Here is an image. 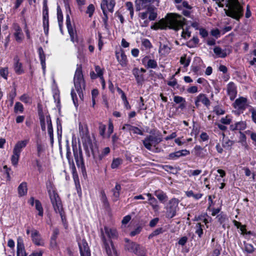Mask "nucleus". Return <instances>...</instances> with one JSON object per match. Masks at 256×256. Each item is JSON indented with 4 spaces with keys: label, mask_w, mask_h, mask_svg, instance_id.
I'll return each mask as SVG.
<instances>
[{
    "label": "nucleus",
    "mask_w": 256,
    "mask_h": 256,
    "mask_svg": "<svg viewBox=\"0 0 256 256\" xmlns=\"http://www.w3.org/2000/svg\"><path fill=\"white\" fill-rule=\"evenodd\" d=\"M122 160L120 158H114L111 164V168L112 169L116 168L122 164Z\"/></svg>",
    "instance_id": "nucleus-43"
},
{
    "label": "nucleus",
    "mask_w": 256,
    "mask_h": 256,
    "mask_svg": "<svg viewBox=\"0 0 256 256\" xmlns=\"http://www.w3.org/2000/svg\"><path fill=\"white\" fill-rule=\"evenodd\" d=\"M174 101L176 104H180L182 102H186L185 99L180 96H174Z\"/></svg>",
    "instance_id": "nucleus-59"
},
{
    "label": "nucleus",
    "mask_w": 256,
    "mask_h": 256,
    "mask_svg": "<svg viewBox=\"0 0 256 256\" xmlns=\"http://www.w3.org/2000/svg\"><path fill=\"white\" fill-rule=\"evenodd\" d=\"M36 208L38 211V215L40 216H43V208L42 207L41 202L40 200H35Z\"/></svg>",
    "instance_id": "nucleus-45"
},
{
    "label": "nucleus",
    "mask_w": 256,
    "mask_h": 256,
    "mask_svg": "<svg viewBox=\"0 0 256 256\" xmlns=\"http://www.w3.org/2000/svg\"><path fill=\"white\" fill-rule=\"evenodd\" d=\"M16 40L18 42H21L22 39V30L19 26L16 29V32L14 34Z\"/></svg>",
    "instance_id": "nucleus-38"
},
{
    "label": "nucleus",
    "mask_w": 256,
    "mask_h": 256,
    "mask_svg": "<svg viewBox=\"0 0 256 256\" xmlns=\"http://www.w3.org/2000/svg\"><path fill=\"white\" fill-rule=\"evenodd\" d=\"M110 152V148L108 147H106L104 148L101 154H99V152H96L97 158H94L95 160H102L103 158L108 154Z\"/></svg>",
    "instance_id": "nucleus-36"
},
{
    "label": "nucleus",
    "mask_w": 256,
    "mask_h": 256,
    "mask_svg": "<svg viewBox=\"0 0 256 256\" xmlns=\"http://www.w3.org/2000/svg\"><path fill=\"white\" fill-rule=\"evenodd\" d=\"M74 180L75 182L76 187L78 193H81V188L80 186V181L78 180V176L76 174L73 172Z\"/></svg>",
    "instance_id": "nucleus-40"
},
{
    "label": "nucleus",
    "mask_w": 256,
    "mask_h": 256,
    "mask_svg": "<svg viewBox=\"0 0 256 256\" xmlns=\"http://www.w3.org/2000/svg\"><path fill=\"white\" fill-rule=\"evenodd\" d=\"M190 58L186 59V55L180 58V62L184 66V67H187L190 64Z\"/></svg>",
    "instance_id": "nucleus-48"
},
{
    "label": "nucleus",
    "mask_w": 256,
    "mask_h": 256,
    "mask_svg": "<svg viewBox=\"0 0 256 256\" xmlns=\"http://www.w3.org/2000/svg\"><path fill=\"white\" fill-rule=\"evenodd\" d=\"M46 186L54 210L56 213H59L62 218L63 219V208L60 196L54 190L52 183L51 182H47Z\"/></svg>",
    "instance_id": "nucleus-3"
},
{
    "label": "nucleus",
    "mask_w": 256,
    "mask_h": 256,
    "mask_svg": "<svg viewBox=\"0 0 256 256\" xmlns=\"http://www.w3.org/2000/svg\"><path fill=\"white\" fill-rule=\"evenodd\" d=\"M16 256H27L22 239L20 237L17 240Z\"/></svg>",
    "instance_id": "nucleus-13"
},
{
    "label": "nucleus",
    "mask_w": 256,
    "mask_h": 256,
    "mask_svg": "<svg viewBox=\"0 0 256 256\" xmlns=\"http://www.w3.org/2000/svg\"><path fill=\"white\" fill-rule=\"evenodd\" d=\"M28 142V140H24L18 142L14 148L13 151L20 154L22 149L26 146Z\"/></svg>",
    "instance_id": "nucleus-22"
},
{
    "label": "nucleus",
    "mask_w": 256,
    "mask_h": 256,
    "mask_svg": "<svg viewBox=\"0 0 256 256\" xmlns=\"http://www.w3.org/2000/svg\"><path fill=\"white\" fill-rule=\"evenodd\" d=\"M154 195L157 197L160 201L163 202L166 201L168 199V196L166 194L160 190H157L154 192Z\"/></svg>",
    "instance_id": "nucleus-32"
},
{
    "label": "nucleus",
    "mask_w": 256,
    "mask_h": 256,
    "mask_svg": "<svg viewBox=\"0 0 256 256\" xmlns=\"http://www.w3.org/2000/svg\"><path fill=\"white\" fill-rule=\"evenodd\" d=\"M116 56L120 64L122 66H124L126 65L127 58L124 50H122L119 52H116Z\"/></svg>",
    "instance_id": "nucleus-18"
},
{
    "label": "nucleus",
    "mask_w": 256,
    "mask_h": 256,
    "mask_svg": "<svg viewBox=\"0 0 256 256\" xmlns=\"http://www.w3.org/2000/svg\"><path fill=\"white\" fill-rule=\"evenodd\" d=\"M95 70L96 72V76L100 78L103 77V72L100 68L98 66H95Z\"/></svg>",
    "instance_id": "nucleus-60"
},
{
    "label": "nucleus",
    "mask_w": 256,
    "mask_h": 256,
    "mask_svg": "<svg viewBox=\"0 0 256 256\" xmlns=\"http://www.w3.org/2000/svg\"><path fill=\"white\" fill-rule=\"evenodd\" d=\"M148 204L152 207L153 209L156 210L158 208L157 200L154 198H151Z\"/></svg>",
    "instance_id": "nucleus-53"
},
{
    "label": "nucleus",
    "mask_w": 256,
    "mask_h": 256,
    "mask_svg": "<svg viewBox=\"0 0 256 256\" xmlns=\"http://www.w3.org/2000/svg\"><path fill=\"white\" fill-rule=\"evenodd\" d=\"M79 132L81 142L87 156L90 157V153H92L94 158H96V152H98V148L96 144L92 142L87 126H84L81 124H80Z\"/></svg>",
    "instance_id": "nucleus-2"
},
{
    "label": "nucleus",
    "mask_w": 256,
    "mask_h": 256,
    "mask_svg": "<svg viewBox=\"0 0 256 256\" xmlns=\"http://www.w3.org/2000/svg\"><path fill=\"white\" fill-rule=\"evenodd\" d=\"M203 226H204L201 224L200 223L196 224V233L198 235V237L200 238L202 236V235L203 234Z\"/></svg>",
    "instance_id": "nucleus-46"
},
{
    "label": "nucleus",
    "mask_w": 256,
    "mask_h": 256,
    "mask_svg": "<svg viewBox=\"0 0 256 256\" xmlns=\"http://www.w3.org/2000/svg\"><path fill=\"white\" fill-rule=\"evenodd\" d=\"M94 10H95V8H94V4H89V6H88V7L87 8L86 13L88 14V16L90 18H91L94 12Z\"/></svg>",
    "instance_id": "nucleus-50"
},
{
    "label": "nucleus",
    "mask_w": 256,
    "mask_h": 256,
    "mask_svg": "<svg viewBox=\"0 0 256 256\" xmlns=\"http://www.w3.org/2000/svg\"><path fill=\"white\" fill-rule=\"evenodd\" d=\"M57 16L58 21L63 20L62 13L59 6L57 8Z\"/></svg>",
    "instance_id": "nucleus-62"
},
{
    "label": "nucleus",
    "mask_w": 256,
    "mask_h": 256,
    "mask_svg": "<svg viewBox=\"0 0 256 256\" xmlns=\"http://www.w3.org/2000/svg\"><path fill=\"white\" fill-rule=\"evenodd\" d=\"M186 24V19L182 16L170 13L167 14L164 19H162L158 24L152 26L151 28L154 30L160 28L166 30L167 28L178 30Z\"/></svg>",
    "instance_id": "nucleus-1"
},
{
    "label": "nucleus",
    "mask_w": 256,
    "mask_h": 256,
    "mask_svg": "<svg viewBox=\"0 0 256 256\" xmlns=\"http://www.w3.org/2000/svg\"><path fill=\"white\" fill-rule=\"evenodd\" d=\"M157 0H136L135 5L136 11H140L143 9H148V7L152 6L154 4Z\"/></svg>",
    "instance_id": "nucleus-9"
},
{
    "label": "nucleus",
    "mask_w": 256,
    "mask_h": 256,
    "mask_svg": "<svg viewBox=\"0 0 256 256\" xmlns=\"http://www.w3.org/2000/svg\"><path fill=\"white\" fill-rule=\"evenodd\" d=\"M247 106V99L244 97L237 98L233 104L234 107L239 110H244Z\"/></svg>",
    "instance_id": "nucleus-12"
},
{
    "label": "nucleus",
    "mask_w": 256,
    "mask_h": 256,
    "mask_svg": "<svg viewBox=\"0 0 256 256\" xmlns=\"http://www.w3.org/2000/svg\"><path fill=\"white\" fill-rule=\"evenodd\" d=\"M188 240V238L187 236H182L178 241V244H180L182 246H184L187 242Z\"/></svg>",
    "instance_id": "nucleus-58"
},
{
    "label": "nucleus",
    "mask_w": 256,
    "mask_h": 256,
    "mask_svg": "<svg viewBox=\"0 0 256 256\" xmlns=\"http://www.w3.org/2000/svg\"><path fill=\"white\" fill-rule=\"evenodd\" d=\"M74 82L76 90L82 99V89H84L85 82L83 77L82 68L80 66L78 67L76 70Z\"/></svg>",
    "instance_id": "nucleus-4"
},
{
    "label": "nucleus",
    "mask_w": 256,
    "mask_h": 256,
    "mask_svg": "<svg viewBox=\"0 0 256 256\" xmlns=\"http://www.w3.org/2000/svg\"><path fill=\"white\" fill-rule=\"evenodd\" d=\"M101 200L102 202L103 203L104 206L106 208H108L110 206V204L108 202L107 197L104 191H102L101 192Z\"/></svg>",
    "instance_id": "nucleus-39"
},
{
    "label": "nucleus",
    "mask_w": 256,
    "mask_h": 256,
    "mask_svg": "<svg viewBox=\"0 0 256 256\" xmlns=\"http://www.w3.org/2000/svg\"><path fill=\"white\" fill-rule=\"evenodd\" d=\"M125 248L128 251L133 252L136 255H140L143 254L142 250H141L140 245L132 242L128 244H126Z\"/></svg>",
    "instance_id": "nucleus-10"
},
{
    "label": "nucleus",
    "mask_w": 256,
    "mask_h": 256,
    "mask_svg": "<svg viewBox=\"0 0 256 256\" xmlns=\"http://www.w3.org/2000/svg\"><path fill=\"white\" fill-rule=\"evenodd\" d=\"M216 218L218 219V222L220 224H222V226L223 228H224V222L228 220L226 215L222 212L217 216Z\"/></svg>",
    "instance_id": "nucleus-37"
},
{
    "label": "nucleus",
    "mask_w": 256,
    "mask_h": 256,
    "mask_svg": "<svg viewBox=\"0 0 256 256\" xmlns=\"http://www.w3.org/2000/svg\"><path fill=\"white\" fill-rule=\"evenodd\" d=\"M198 96L200 102H201L207 108L209 107L210 105V102L206 94H200Z\"/></svg>",
    "instance_id": "nucleus-33"
},
{
    "label": "nucleus",
    "mask_w": 256,
    "mask_h": 256,
    "mask_svg": "<svg viewBox=\"0 0 256 256\" xmlns=\"http://www.w3.org/2000/svg\"><path fill=\"white\" fill-rule=\"evenodd\" d=\"M227 92L231 100H233L237 94L236 88L233 82H230L227 86Z\"/></svg>",
    "instance_id": "nucleus-15"
},
{
    "label": "nucleus",
    "mask_w": 256,
    "mask_h": 256,
    "mask_svg": "<svg viewBox=\"0 0 256 256\" xmlns=\"http://www.w3.org/2000/svg\"><path fill=\"white\" fill-rule=\"evenodd\" d=\"M214 54L218 57L224 58L226 57L228 54L226 50H222L219 46H216L214 48Z\"/></svg>",
    "instance_id": "nucleus-31"
},
{
    "label": "nucleus",
    "mask_w": 256,
    "mask_h": 256,
    "mask_svg": "<svg viewBox=\"0 0 256 256\" xmlns=\"http://www.w3.org/2000/svg\"><path fill=\"white\" fill-rule=\"evenodd\" d=\"M81 256H90L89 248L86 243H83L82 245H79Z\"/></svg>",
    "instance_id": "nucleus-27"
},
{
    "label": "nucleus",
    "mask_w": 256,
    "mask_h": 256,
    "mask_svg": "<svg viewBox=\"0 0 256 256\" xmlns=\"http://www.w3.org/2000/svg\"><path fill=\"white\" fill-rule=\"evenodd\" d=\"M142 45L147 49H150L152 48V44L150 41L146 38H143L142 40Z\"/></svg>",
    "instance_id": "nucleus-52"
},
{
    "label": "nucleus",
    "mask_w": 256,
    "mask_h": 256,
    "mask_svg": "<svg viewBox=\"0 0 256 256\" xmlns=\"http://www.w3.org/2000/svg\"><path fill=\"white\" fill-rule=\"evenodd\" d=\"M24 108L23 105L20 102H16L14 107V112L15 113H18V112H24Z\"/></svg>",
    "instance_id": "nucleus-47"
},
{
    "label": "nucleus",
    "mask_w": 256,
    "mask_h": 256,
    "mask_svg": "<svg viewBox=\"0 0 256 256\" xmlns=\"http://www.w3.org/2000/svg\"><path fill=\"white\" fill-rule=\"evenodd\" d=\"M158 220L159 219L158 218L152 220L150 222L149 226L152 228L154 227L158 224Z\"/></svg>",
    "instance_id": "nucleus-64"
},
{
    "label": "nucleus",
    "mask_w": 256,
    "mask_h": 256,
    "mask_svg": "<svg viewBox=\"0 0 256 256\" xmlns=\"http://www.w3.org/2000/svg\"><path fill=\"white\" fill-rule=\"evenodd\" d=\"M8 74V68H2L0 70V76L5 80H7Z\"/></svg>",
    "instance_id": "nucleus-56"
},
{
    "label": "nucleus",
    "mask_w": 256,
    "mask_h": 256,
    "mask_svg": "<svg viewBox=\"0 0 256 256\" xmlns=\"http://www.w3.org/2000/svg\"><path fill=\"white\" fill-rule=\"evenodd\" d=\"M142 61L147 68H156L158 66L156 61L150 59L149 56H146L142 59Z\"/></svg>",
    "instance_id": "nucleus-16"
},
{
    "label": "nucleus",
    "mask_w": 256,
    "mask_h": 256,
    "mask_svg": "<svg viewBox=\"0 0 256 256\" xmlns=\"http://www.w3.org/2000/svg\"><path fill=\"white\" fill-rule=\"evenodd\" d=\"M74 155L77 166L80 168L82 172L86 174V167L84 164V160L82 155V152L80 144L78 148L76 146L73 148Z\"/></svg>",
    "instance_id": "nucleus-5"
},
{
    "label": "nucleus",
    "mask_w": 256,
    "mask_h": 256,
    "mask_svg": "<svg viewBox=\"0 0 256 256\" xmlns=\"http://www.w3.org/2000/svg\"><path fill=\"white\" fill-rule=\"evenodd\" d=\"M234 144V142L229 139H223L222 142V146L224 148H229Z\"/></svg>",
    "instance_id": "nucleus-44"
},
{
    "label": "nucleus",
    "mask_w": 256,
    "mask_h": 256,
    "mask_svg": "<svg viewBox=\"0 0 256 256\" xmlns=\"http://www.w3.org/2000/svg\"><path fill=\"white\" fill-rule=\"evenodd\" d=\"M132 74L134 75L136 82L138 84H142L144 81V74H141L138 68H134L132 70Z\"/></svg>",
    "instance_id": "nucleus-19"
},
{
    "label": "nucleus",
    "mask_w": 256,
    "mask_h": 256,
    "mask_svg": "<svg viewBox=\"0 0 256 256\" xmlns=\"http://www.w3.org/2000/svg\"><path fill=\"white\" fill-rule=\"evenodd\" d=\"M236 124V125L237 130L241 131L244 130L246 128V123L244 121L237 122ZM240 133L242 136V137L246 138L245 135L243 133H242L241 132H240Z\"/></svg>",
    "instance_id": "nucleus-34"
},
{
    "label": "nucleus",
    "mask_w": 256,
    "mask_h": 256,
    "mask_svg": "<svg viewBox=\"0 0 256 256\" xmlns=\"http://www.w3.org/2000/svg\"><path fill=\"white\" fill-rule=\"evenodd\" d=\"M186 194L188 197H193L196 200H198L202 196V194L198 193L194 194L192 190H189L186 192Z\"/></svg>",
    "instance_id": "nucleus-41"
},
{
    "label": "nucleus",
    "mask_w": 256,
    "mask_h": 256,
    "mask_svg": "<svg viewBox=\"0 0 256 256\" xmlns=\"http://www.w3.org/2000/svg\"><path fill=\"white\" fill-rule=\"evenodd\" d=\"M162 141L160 134H157L156 136L152 135L148 136L143 140L142 143L144 147L148 150H152V146H156Z\"/></svg>",
    "instance_id": "nucleus-6"
},
{
    "label": "nucleus",
    "mask_w": 256,
    "mask_h": 256,
    "mask_svg": "<svg viewBox=\"0 0 256 256\" xmlns=\"http://www.w3.org/2000/svg\"><path fill=\"white\" fill-rule=\"evenodd\" d=\"M199 42V39L197 36H194L192 39L188 41L186 45L190 48H194Z\"/></svg>",
    "instance_id": "nucleus-35"
},
{
    "label": "nucleus",
    "mask_w": 256,
    "mask_h": 256,
    "mask_svg": "<svg viewBox=\"0 0 256 256\" xmlns=\"http://www.w3.org/2000/svg\"><path fill=\"white\" fill-rule=\"evenodd\" d=\"M244 250L248 254H252L254 250V248L252 244H244Z\"/></svg>",
    "instance_id": "nucleus-49"
},
{
    "label": "nucleus",
    "mask_w": 256,
    "mask_h": 256,
    "mask_svg": "<svg viewBox=\"0 0 256 256\" xmlns=\"http://www.w3.org/2000/svg\"><path fill=\"white\" fill-rule=\"evenodd\" d=\"M38 52L39 55V58L40 61V64L42 66V68L44 72L46 70V56L44 51L42 47H40L38 48Z\"/></svg>",
    "instance_id": "nucleus-24"
},
{
    "label": "nucleus",
    "mask_w": 256,
    "mask_h": 256,
    "mask_svg": "<svg viewBox=\"0 0 256 256\" xmlns=\"http://www.w3.org/2000/svg\"><path fill=\"white\" fill-rule=\"evenodd\" d=\"M18 194L19 196H25L28 192L27 184L26 182H22L18 188Z\"/></svg>",
    "instance_id": "nucleus-28"
},
{
    "label": "nucleus",
    "mask_w": 256,
    "mask_h": 256,
    "mask_svg": "<svg viewBox=\"0 0 256 256\" xmlns=\"http://www.w3.org/2000/svg\"><path fill=\"white\" fill-rule=\"evenodd\" d=\"M31 237L32 242L36 246H42L44 245V242L42 240L40 235L38 232L36 230H32Z\"/></svg>",
    "instance_id": "nucleus-14"
},
{
    "label": "nucleus",
    "mask_w": 256,
    "mask_h": 256,
    "mask_svg": "<svg viewBox=\"0 0 256 256\" xmlns=\"http://www.w3.org/2000/svg\"><path fill=\"white\" fill-rule=\"evenodd\" d=\"M160 50L163 51L164 54H168L170 52V48L166 44H160Z\"/></svg>",
    "instance_id": "nucleus-55"
},
{
    "label": "nucleus",
    "mask_w": 256,
    "mask_h": 256,
    "mask_svg": "<svg viewBox=\"0 0 256 256\" xmlns=\"http://www.w3.org/2000/svg\"><path fill=\"white\" fill-rule=\"evenodd\" d=\"M194 150L195 154L196 156L200 158H204L206 156V150L200 146L196 145L194 147Z\"/></svg>",
    "instance_id": "nucleus-29"
},
{
    "label": "nucleus",
    "mask_w": 256,
    "mask_h": 256,
    "mask_svg": "<svg viewBox=\"0 0 256 256\" xmlns=\"http://www.w3.org/2000/svg\"><path fill=\"white\" fill-rule=\"evenodd\" d=\"M220 122L224 124H229L231 122V119L226 116L225 118H222L220 120Z\"/></svg>",
    "instance_id": "nucleus-63"
},
{
    "label": "nucleus",
    "mask_w": 256,
    "mask_h": 256,
    "mask_svg": "<svg viewBox=\"0 0 256 256\" xmlns=\"http://www.w3.org/2000/svg\"><path fill=\"white\" fill-rule=\"evenodd\" d=\"M46 119L48 123V134L50 137V143L52 145L54 143V134L52 124L50 116H47Z\"/></svg>",
    "instance_id": "nucleus-26"
},
{
    "label": "nucleus",
    "mask_w": 256,
    "mask_h": 256,
    "mask_svg": "<svg viewBox=\"0 0 256 256\" xmlns=\"http://www.w3.org/2000/svg\"><path fill=\"white\" fill-rule=\"evenodd\" d=\"M163 169L168 172H170L172 174H174L176 173V170L171 166L166 165L163 166Z\"/></svg>",
    "instance_id": "nucleus-51"
},
{
    "label": "nucleus",
    "mask_w": 256,
    "mask_h": 256,
    "mask_svg": "<svg viewBox=\"0 0 256 256\" xmlns=\"http://www.w3.org/2000/svg\"><path fill=\"white\" fill-rule=\"evenodd\" d=\"M14 60L15 62L14 64V70L16 73L18 74H22L24 72V70L22 68V64L19 62V60L18 58H14Z\"/></svg>",
    "instance_id": "nucleus-30"
},
{
    "label": "nucleus",
    "mask_w": 256,
    "mask_h": 256,
    "mask_svg": "<svg viewBox=\"0 0 256 256\" xmlns=\"http://www.w3.org/2000/svg\"><path fill=\"white\" fill-rule=\"evenodd\" d=\"M71 96L74 106H78V104L77 102L76 95L74 90H72L71 91Z\"/></svg>",
    "instance_id": "nucleus-61"
},
{
    "label": "nucleus",
    "mask_w": 256,
    "mask_h": 256,
    "mask_svg": "<svg viewBox=\"0 0 256 256\" xmlns=\"http://www.w3.org/2000/svg\"><path fill=\"white\" fill-rule=\"evenodd\" d=\"M190 154V152L186 150H178L176 152L170 154L168 159L174 160L180 156H187Z\"/></svg>",
    "instance_id": "nucleus-17"
},
{
    "label": "nucleus",
    "mask_w": 256,
    "mask_h": 256,
    "mask_svg": "<svg viewBox=\"0 0 256 256\" xmlns=\"http://www.w3.org/2000/svg\"><path fill=\"white\" fill-rule=\"evenodd\" d=\"M115 4L114 0H102L100 6L102 11H106V10L108 9L109 12H112Z\"/></svg>",
    "instance_id": "nucleus-11"
},
{
    "label": "nucleus",
    "mask_w": 256,
    "mask_h": 256,
    "mask_svg": "<svg viewBox=\"0 0 256 256\" xmlns=\"http://www.w3.org/2000/svg\"><path fill=\"white\" fill-rule=\"evenodd\" d=\"M66 24L68 30V33L70 36L71 40L74 42V38L75 33L72 28V26L70 23V17L68 15L66 16Z\"/></svg>",
    "instance_id": "nucleus-25"
},
{
    "label": "nucleus",
    "mask_w": 256,
    "mask_h": 256,
    "mask_svg": "<svg viewBox=\"0 0 256 256\" xmlns=\"http://www.w3.org/2000/svg\"><path fill=\"white\" fill-rule=\"evenodd\" d=\"M106 128V125L103 124L101 123L100 124L99 127H98V130H99V133L100 136H104Z\"/></svg>",
    "instance_id": "nucleus-57"
},
{
    "label": "nucleus",
    "mask_w": 256,
    "mask_h": 256,
    "mask_svg": "<svg viewBox=\"0 0 256 256\" xmlns=\"http://www.w3.org/2000/svg\"><path fill=\"white\" fill-rule=\"evenodd\" d=\"M121 189L120 184L116 183L115 187L112 190V200L116 202L118 200Z\"/></svg>",
    "instance_id": "nucleus-23"
},
{
    "label": "nucleus",
    "mask_w": 256,
    "mask_h": 256,
    "mask_svg": "<svg viewBox=\"0 0 256 256\" xmlns=\"http://www.w3.org/2000/svg\"><path fill=\"white\" fill-rule=\"evenodd\" d=\"M179 200L178 199L173 198L171 199L168 203V206L167 208L166 215L168 218H172L176 215L178 210V204Z\"/></svg>",
    "instance_id": "nucleus-7"
},
{
    "label": "nucleus",
    "mask_w": 256,
    "mask_h": 256,
    "mask_svg": "<svg viewBox=\"0 0 256 256\" xmlns=\"http://www.w3.org/2000/svg\"><path fill=\"white\" fill-rule=\"evenodd\" d=\"M20 154L13 151V154L11 158V161H12V164L14 166L17 165L18 160H19V158H20Z\"/></svg>",
    "instance_id": "nucleus-42"
},
{
    "label": "nucleus",
    "mask_w": 256,
    "mask_h": 256,
    "mask_svg": "<svg viewBox=\"0 0 256 256\" xmlns=\"http://www.w3.org/2000/svg\"><path fill=\"white\" fill-rule=\"evenodd\" d=\"M148 14H149V20H155L158 16L157 8L154 6H150L146 9Z\"/></svg>",
    "instance_id": "nucleus-20"
},
{
    "label": "nucleus",
    "mask_w": 256,
    "mask_h": 256,
    "mask_svg": "<svg viewBox=\"0 0 256 256\" xmlns=\"http://www.w3.org/2000/svg\"><path fill=\"white\" fill-rule=\"evenodd\" d=\"M37 155L38 157H40L42 154L44 152V146L40 144H36Z\"/></svg>",
    "instance_id": "nucleus-54"
},
{
    "label": "nucleus",
    "mask_w": 256,
    "mask_h": 256,
    "mask_svg": "<svg viewBox=\"0 0 256 256\" xmlns=\"http://www.w3.org/2000/svg\"><path fill=\"white\" fill-rule=\"evenodd\" d=\"M102 240L103 242L104 246L106 250V252L108 256H118L117 252L114 247L113 242L112 240L110 241V245L112 246V248L110 247V244L107 242L106 238L102 234Z\"/></svg>",
    "instance_id": "nucleus-8"
},
{
    "label": "nucleus",
    "mask_w": 256,
    "mask_h": 256,
    "mask_svg": "<svg viewBox=\"0 0 256 256\" xmlns=\"http://www.w3.org/2000/svg\"><path fill=\"white\" fill-rule=\"evenodd\" d=\"M104 230L110 238L116 239L118 237V232L116 229L109 228L107 226L104 227Z\"/></svg>",
    "instance_id": "nucleus-21"
}]
</instances>
